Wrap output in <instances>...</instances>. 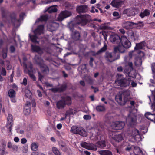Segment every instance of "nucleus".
Here are the masks:
<instances>
[{
	"label": "nucleus",
	"instance_id": "10",
	"mask_svg": "<svg viewBox=\"0 0 155 155\" xmlns=\"http://www.w3.org/2000/svg\"><path fill=\"white\" fill-rule=\"evenodd\" d=\"M120 43L126 49H128L131 46V42L127 39L125 36H122L121 37Z\"/></svg>",
	"mask_w": 155,
	"mask_h": 155
},
{
	"label": "nucleus",
	"instance_id": "61",
	"mask_svg": "<svg viewBox=\"0 0 155 155\" xmlns=\"http://www.w3.org/2000/svg\"><path fill=\"white\" fill-rule=\"evenodd\" d=\"M27 60V58L25 57H24L23 58V60L24 62L23 63V66L25 67V68H27V65L25 63V61H26Z\"/></svg>",
	"mask_w": 155,
	"mask_h": 155
},
{
	"label": "nucleus",
	"instance_id": "28",
	"mask_svg": "<svg viewBox=\"0 0 155 155\" xmlns=\"http://www.w3.org/2000/svg\"><path fill=\"white\" fill-rule=\"evenodd\" d=\"M98 152L101 155H113L111 151L107 150H100Z\"/></svg>",
	"mask_w": 155,
	"mask_h": 155
},
{
	"label": "nucleus",
	"instance_id": "9",
	"mask_svg": "<svg viewBox=\"0 0 155 155\" xmlns=\"http://www.w3.org/2000/svg\"><path fill=\"white\" fill-rule=\"evenodd\" d=\"M124 125L125 124L123 122L117 121L112 122L111 127L113 129L118 130L122 129Z\"/></svg>",
	"mask_w": 155,
	"mask_h": 155
},
{
	"label": "nucleus",
	"instance_id": "37",
	"mask_svg": "<svg viewBox=\"0 0 155 155\" xmlns=\"http://www.w3.org/2000/svg\"><path fill=\"white\" fill-rule=\"evenodd\" d=\"M150 14V12L148 10H145L143 12L140 14V16L142 18L145 16H148Z\"/></svg>",
	"mask_w": 155,
	"mask_h": 155
},
{
	"label": "nucleus",
	"instance_id": "56",
	"mask_svg": "<svg viewBox=\"0 0 155 155\" xmlns=\"http://www.w3.org/2000/svg\"><path fill=\"white\" fill-rule=\"evenodd\" d=\"M13 151H17L18 150V148L17 145H13L12 148Z\"/></svg>",
	"mask_w": 155,
	"mask_h": 155
},
{
	"label": "nucleus",
	"instance_id": "20",
	"mask_svg": "<svg viewBox=\"0 0 155 155\" xmlns=\"http://www.w3.org/2000/svg\"><path fill=\"white\" fill-rule=\"evenodd\" d=\"M126 48L121 45L118 46L114 47V51L116 53L118 51L120 53H124L125 51Z\"/></svg>",
	"mask_w": 155,
	"mask_h": 155
},
{
	"label": "nucleus",
	"instance_id": "64",
	"mask_svg": "<svg viewBox=\"0 0 155 155\" xmlns=\"http://www.w3.org/2000/svg\"><path fill=\"white\" fill-rule=\"evenodd\" d=\"M151 68L153 72L155 73V63H153L152 64Z\"/></svg>",
	"mask_w": 155,
	"mask_h": 155
},
{
	"label": "nucleus",
	"instance_id": "30",
	"mask_svg": "<svg viewBox=\"0 0 155 155\" xmlns=\"http://www.w3.org/2000/svg\"><path fill=\"white\" fill-rule=\"evenodd\" d=\"M107 45L105 43L104 46L100 50H99L96 53L94 54V56L99 55L101 54L102 53L104 52L107 49Z\"/></svg>",
	"mask_w": 155,
	"mask_h": 155
},
{
	"label": "nucleus",
	"instance_id": "19",
	"mask_svg": "<svg viewBox=\"0 0 155 155\" xmlns=\"http://www.w3.org/2000/svg\"><path fill=\"white\" fill-rule=\"evenodd\" d=\"M77 12L79 13L87 12L88 11L87 6L86 5H82L77 7Z\"/></svg>",
	"mask_w": 155,
	"mask_h": 155
},
{
	"label": "nucleus",
	"instance_id": "25",
	"mask_svg": "<svg viewBox=\"0 0 155 155\" xmlns=\"http://www.w3.org/2000/svg\"><path fill=\"white\" fill-rule=\"evenodd\" d=\"M41 72L44 74H47L49 72V69L48 67L46 65L43 64L40 66Z\"/></svg>",
	"mask_w": 155,
	"mask_h": 155
},
{
	"label": "nucleus",
	"instance_id": "2",
	"mask_svg": "<svg viewBox=\"0 0 155 155\" xmlns=\"http://www.w3.org/2000/svg\"><path fill=\"white\" fill-rule=\"evenodd\" d=\"M44 26L43 25L38 26L34 31L35 34L34 35L29 34V36L31 40L34 43H38L39 41H37L38 38L37 36L39 35L44 33Z\"/></svg>",
	"mask_w": 155,
	"mask_h": 155
},
{
	"label": "nucleus",
	"instance_id": "50",
	"mask_svg": "<svg viewBox=\"0 0 155 155\" xmlns=\"http://www.w3.org/2000/svg\"><path fill=\"white\" fill-rule=\"evenodd\" d=\"M7 50L3 49L2 51V55L3 58L5 59L7 57Z\"/></svg>",
	"mask_w": 155,
	"mask_h": 155
},
{
	"label": "nucleus",
	"instance_id": "26",
	"mask_svg": "<svg viewBox=\"0 0 155 155\" xmlns=\"http://www.w3.org/2000/svg\"><path fill=\"white\" fill-rule=\"evenodd\" d=\"M31 46L32 50L40 54L42 53V50L39 46L36 45H31Z\"/></svg>",
	"mask_w": 155,
	"mask_h": 155
},
{
	"label": "nucleus",
	"instance_id": "38",
	"mask_svg": "<svg viewBox=\"0 0 155 155\" xmlns=\"http://www.w3.org/2000/svg\"><path fill=\"white\" fill-rule=\"evenodd\" d=\"M8 95L11 98H13L15 95V91L12 89H10L8 91Z\"/></svg>",
	"mask_w": 155,
	"mask_h": 155
},
{
	"label": "nucleus",
	"instance_id": "8",
	"mask_svg": "<svg viewBox=\"0 0 155 155\" xmlns=\"http://www.w3.org/2000/svg\"><path fill=\"white\" fill-rule=\"evenodd\" d=\"M126 121L130 126L131 127L134 126L136 124V117L133 114L131 113L126 118Z\"/></svg>",
	"mask_w": 155,
	"mask_h": 155
},
{
	"label": "nucleus",
	"instance_id": "54",
	"mask_svg": "<svg viewBox=\"0 0 155 155\" xmlns=\"http://www.w3.org/2000/svg\"><path fill=\"white\" fill-rule=\"evenodd\" d=\"M87 82L88 83L91 84L93 82V81L92 79L90 77H87V79L86 80Z\"/></svg>",
	"mask_w": 155,
	"mask_h": 155
},
{
	"label": "nucleus",
	"instance_id": "33",
	"mask_svg": "<svg viewBox=\"0 0 155 155\" xmlns=\"http://www.w3.org/2000/svg\"><path fill=\"white\" fill-rule=\"evenodd\" d=\"M11 23L15 26V23L16 22H19V20L16 19V16L15 14H12L11 16Z\"/></svg>",
	"mask_w": 155,
	"mask_h": 155
},
{
	"label": "nucleus",
	"instance_id": "60",
	"mask_svg": "<svg viewBox=\"0 0 155 155\" xmlns=\"http://www.w3.org/2000/svg\"><path fill=\"white\" fill-rule=\"evenodd\" d=\"M50 90L53 92L55 93L57 92H59L58 87H56L52 88Z\"/></svg>",
	"mask_w": 155,
	"mask_h": 155
},
{
	"label": "nucleus",
	"instance_id": "31",
	"mask_svg": "<svg viewBox=\"0 0 155 155\" xmlns=\"http://www.w3.org/2000/svg\"><path fill=\"white\" fill-rule=\"evenodd\" d=\"M146 45L145 42L143 41L140 43L137 44L136 46L134 48L135 50L142 49L143 47Z\"/></svg>",
	"mask_w": 155,
	"mask_h": 155
},
{
	"label": "nucleus",
	"instance_id": "17",
	"mask_svg": "<svg viewBox=\"0 0 155 155\" xmlns=\"http://www.w3.org/2000/svg\"><path fill=\"white\" fill-rule=\"evenodd\" d=\"M137 24L129 21H124L122 24V26L126 29L132 28L134 25H137Z\"/></svg>",
	"mask_w": 155,
	"mask_h": 155
},
{
	"label": "nucleus",
	"instance_id": "62",
	"mask_svg": "<svg viewBox=\"0 0 155 155\" xmlns=\"http://www.w3.org/2000/svg\"><path fill=\"white\" fill-rule=\"evenodd\" d=\"M83 118L85 120H90L91 118V116L88 115H84Z\"/></svg>",
	"mask_w": 155,
	"mask_h": 155
},
{
	"label": "nucleus",
	"instance_id": "6",
	"mask_svg": "<svg viewBox=\"0 0 155 155\" xmlns=\"http://www.w3.org/2000/svg\"><path fill=\"white\" fill-rule=\"evenodd\" d=\"M70 131L74 134H78L80 135L86 137L87 135V133L85 129L82 127L73 126L70 130Z\"/></svg>",
	"mask_w": 155,
	"mask_h": 155
},
{
	"label": "nucleus",
	"instance_id": "23",
	"mask_svg": "<svg viewBox=\"0 0 155 155\" xmlns=\"http://www.w3.org/2000/svg\"><path fill=\"white\" fill-rule=\"evenodd\" d=\"M145 116L148 119L155 123V114H152L149 112H147L145 114Z\"/></svg>",
	"mask_w": 155,
	"mask_h": 155
},
{
	"label": "nucleus",
	"instance_id": "39",
	"mask_svg": "<svg viewBox=\"0 0 155 155\" xmlns=\"http://www.w3.org/2000/svg\"><path fill=\"white\" fill-rule=\"evenodd\" d=\"M48 18V17L46 15L42 16L36 21V22L39 21H46L47 20Z\"/></svg>",
	"mask_w": 155,
	"mask_h": 155
},
{
	"label": "nucleus",
	"instance_id": "55",
	"mask_svg": "<svg viewBox=\"0 0 155 155\" xmlns=\"http://www.w3.org/2000/svg\"><path fill=\"white\" fill-rule=\"evenodd\" d=\"M38 80L41 82H42V79L43 78L44 76L42 75L41 73L39 71L38 72Z\"/></svg>",
	"mask_w": 155,
	"mask_h": 155
},
{
	"label": "nucleus",
	"instance_id": "57",
	"mask_svg": "<svg viewBox=\"0 0 155 155\" xmlns=\"http://www.w3.org/2000/svg\"><path fill=\"white\" fill-rule=\"evenodd\" d=\"M15 47L13 45H11L10 47V52L12 53H14L15 51Z\"/></svg>",
	"mask_w": 155,
	"mask_h": 155
},
{
	"label": "nucleus",
	"instance_id": "15",
	"mask_svg": "<svg viewBox=\"0 0 155 155\" xmlns=\"http://www.w3.org/2000/svg\"><path fill=\"white\" fill-rule=\"evenodd\" d=\"M121 37L117 35H110V40L111 42L114 44H119L120 43Z\"/></svg>",
	"mask_w": 155,
	"mask_h": 155
},
{
	"label": "nucleus",
	"instance_id": "12",
	"mask_svg": "<svg viewBox=\"0 0 155 155\" xmlns=\"http://www.w3.org/2000/svg\"><path fill=\"white\" fill-rule=\"evenodd\" d=\"M116 84L121 87H126L129 85V83L126 79L124 78L117 79L115 81Z\"/></svg>",
	"mask_w": 155,
	"mask_h": 155
},
{
	"label": "nucleus",
	"instance_id": "59",
	"mask_svg": "<svg viewBox=\"0 0 155 155\" xmlns=\"http://www.w3.org/2000/svg\"><path fill=\"white\" fill-rule=\"evenodd\" d=\"M113 15L114 17H117V19H118L120 18L119 13L115 11L113 13Z\"/></svg>",
	"mask_w": 155,
	"mask_h": 155
},
{
	"label": "nucleus",
	"instance_id": "13",
	"mask_svg": "<svg viewBox=\"0 0 155 155\" xmlns=\"http://www.w3.org/2000/svg\"><path fill=\"white\" fill-rule=\"evenodd\" d=\"M71 13L70 12L67 11L61 12L58 17V20L60 21L63 20L64 18L70 16Z\"/></svg>",
	"mask_w": 155,
	"mask_h": 155
},
{
	"label": "nucleus",
	"instance_id": "48",
	"mask_svg": "<svg viewBox=\"0 0 155 155\" xmlns=\"http://www.w3.org/2000/svg\"><path fill=\"white\" fill-rule=\"evenodd\" d=\"M142 61L141 59L138 58L135 62V64L136 66H140L142 64Z\"/></svg>",
	"mask_w": 155,
	"mask_h": 155
},
{
	"label": "nucleus",
	"instance_id": "58",
	"mask_svg": "<svg viewBox=\"0 0 155 155\" xmlns=\"http://www.w3.org/2000/svg\"><path fill=\"white\" fill-rule=\"evenodd\" d=\"M1 73L2 74V75L3 76H5L6 75V71L5 69V68H2V70H1Z\"/></svg>",
	"mask_w": 155,
	"mask_h": 155
},
{
	"label": "nucleus",
	"instance_id": "7",
	"mask_svg": "<svg viewBox=\"0 0 155 155\" xmlns=\"http://www.w3.org/2000/svg\"><path fill=\"white\" fill-rule=\"evenodd\" d=\"M125 150L127 151L133 150L134 155H140L142 153V151L139 147L134 145H129Z\"/></svg>",
	"mask_w": 155,
	"mask_h": 155
},
{
	"label": "nucleus",
	"instance_id": "5",
	"mask_svg": "<svg viewBox=\"0 0 155 155\" xmlns=\"http://www.w3.org/2000/svg\"><path fill=\"white\" fill-rule=\"evenodd\" d=\"M68 26L71 32V38L75 41L79 40L80 38V34L78 31L74 29L72 24H69Z\"/></svg>",
	"mask_w": 155,
	"mask_h": 155
},
{
	"label": "nucleus",
	"instance_id": "1",
	"mask_svg": "<svg viewBox=\"0 0 155 155\" xmlns=\"http://www.w3.org/2000/svg\"><path fill=\"white\" fill-rule=\"evenodd\" d=\"M81 146L87 149L96 151L97 150V147L99 148H103L106 146L104 141H101L97 142L96 145L93 143H87L86 142H82L80 144Z\"/></svg>",
	"mask_w": 155,
	"mask_h": 155
},
{
	"label": "nucleus",
	"instance_id": "43",
	"mask_svg": "<svg viewBox=\"0 0 155 155\" xmlns=\"http://www.w3.org/2000/svg\"><path fill=\"white\" fill-rule=\"evenodd\" d=\"M112 117H111L110 114H106L104 117V119L105 121L107 122L110 120Z\"/></svg>",
	"mask_w": 155,
	"mask_h": 155
},
{
	"label": "nucleus",
	"instance_id": "3",
	"mask_svg": "<svg viewBox=\"0 0 155 155\" xmlns=\"http://www.w3.org/2000/svg\"><path fill=\"white\" fill-rule=\"evenodd\" d=\"M91 21V16L87 15H80L77 17V23L84 26Z\"/></svg>",
	"mask_w": 155,
	"mask_h": 155
},
{
	"label": "nucleus",
	"instance_id": "11",
	"mask_svg": "<svg viewBox=\"0 0 155 155\" xmlns=\"http://www.w3.org/2000/svg\"><path fill=\"white\" fill-rule=\"evenodd\" d=\"M123 96L121 94H117L115 97V100L118 104L121 105H123L125 104L127 101V100L126 99V97L123 99Z\"/></svg>",
	"mask_w": 155,
	"mask_h": 155
},
{
	"label": "nucleus",
	"instance_id": "45",
	"mask_svg": "<svg viewBox=\"0 0 155 155\" xmlns=\"http://www.w3.org/2000/svg\"><path fill=\"white\" fill-rule=\"evenodd\" d=\"M67 85L66 84H63L60 87H58L59 92H62L64 91L66 89Z\"/></svg>",
	"mask_w": 155,
	"mask_h": 155
},
{
	"label": "nucleus",
	"instance_id": "53",
	"mask_svg": "<svg viewBox=\"0 0 155 155\" xmlns=\"http://www.w3.org/2000/svg\"><path fill=\"white\" fill-rule=\"evenodd\" d=\"M60 0H49L48 1H46V2H43L42 1V3L44 4H48V3H50L51 2H58L60 1Z\"/></svg>",
	"mask_w": 155,
	"mask_h": 155
},
{
	"label": "nucleus",
	"instance_id": "27",
	"mask_svg": "<svg viewBox=\"0 0 155 155\" xmlns=\"http://www.w3.org/2000/svg\"><path fill=\"white\" fill-rule=\"evenodd\" d=\"M65 105V103L62 99L58 101L56 104L57 107L58 109L64 108Z\"/></svg>",
	"mask_w": 155,
	"mask_h": 155
},
{
	"label": "nucleus",
	"instance_id": "34",
	"mask_svg": "<svg viewBox=\"0 0 155 155\" xmlns=\"http://www.w3.org/2000/svg\"><path fill=\"white\" fill-rule=\"evenodd\" d=\"M57 5H53L50 7L48 9V12L51 13L53 12H56L57 11V9L55 7Z\"/></svg>",
	"mask_w": 155,
	"mask_h": 155
},
{
	"label": "nucleus",
	"instance_id": "35",
	"mask_svg": "<svg viewBox=\"0 0 155 155\" xmlns=\"http://www.w3.org/2000/svg\"><path fill=\"white\" fill-rule=\"evenodd\" d=\"M38 143L37 142H33L31 145V148L32 150L36 151L38 149Z\"/></svg>",
	"mask_w": 155,
	"mask_h": 155
},
{
	"label": "nucleus",
	"instance_id": "41",
	"mask_svg": "<svg viewBox=\"0 0 155 155\" xmlns=\"http://www.w3.org/2000/svg\"><path fill=\"white\" fill-rule=\"evenodd\" d=\"M121 94H122V95L123 96L124 98V97H126V99H127V101H129V99L127 98V97L129 96L130 95L129 91L128 90L125 91H124Z\"/></svg>",
	"mask_w": 155,
	"mask_h": 155
},
{
	"label": "nucleus",
	"instance_id": "40",
	"mask_svg": "<svg viewBox=\"0 0 155 155\" xmlns=\"http://www.w3.org/2000/svg\"><path fill=\"white\" fill-rule=\"evenodd\" d=\"M52 151L55 155H61L58 150L55 147H53L52 148Z\"/></svg>",
	"mask_w": 155,
	"mask_h": 155
},
{
	"label": "nucleus",
	"instance_id": "24",
	"mask_svg": "<svg viewBox=\"0 0 155 155\" xmlns=\"http://www.w3.org/2000/svg\"><path fill=\"white\" fill-rule=\"evenodd\" d=\"M123 1L121 0H113L111 4L113 7L118 8L120 6L123 4Z\"/></svg>",
	"mask_w": 155,
	"mask_h": 155
},
{
	"label": "nucleus",
	"instance_id": "14",
	"mask_svg": "<svg viewBox=\"0 0 155 155\" xmlns=\"http://www.w3.org/2000/svg\"><path fill=\"white\" fill-rule=\"evenodd\" d=\"M59 26L58 23L54 22H51L47 25V29L49 31H52L56 30Z\"/></svg>",
	"mask_w": 155,
	"mask_h": 155
},
{
	"label": "nucleus",
	"instance_id": "52",
	"mask_svg": "<svg viewBox=\"0 0 155 155\" xmlns=\"http://www.w3.org/2000/svg\"><path fill=\"white\" fill-rule=\"evenodd\" d=\"M28 74L29 75L30 77L32 78L34 81H35L36 80V78L34 75L30 71H28Z\"/></svg>",
	"mask_w": 155,
	"mask_h": 155
},
{
	"label": "nucleus",
	"instance_id": "47",
	"mask_svg": "<svg viewBox=\"0 0 155 155\" xmlns=\"http://www.w3.org/2000/svg\"><path fill=\"white\" fill-rule=\"evenodd\" d=\"M12 116L11 114H8L7 118L8 124H12Z\"/></svg>",
	"mask_w": 155,
	"mask_h": 155
},
{
	"label": "nucleus",
	"instance_id": "51",
	"mask_svg": "<svg viewBox=\"0 0 155 155\" xmlns=\"http://www.w3.org/2000/svg\"><path fill=\"white\" fill-rule=\"evenodd\" d=\"M8 153V152L5 151V147L0 149V155H4V154H7Z\"/></svg>",
	"mask_w": 155,
	"mask_h": 155
},
{
	"label": "nucleus",
	"instance_id": "16",
	"mask_svg": "<svg viewBox=\"0 0 155 155\" xmlns=\"http://www.w3.org/2000/svg\"><path fill=\"white\" fill-rule=\"evenodd\" d=\"M128 133L131 134V136L134 137L135 139L136 137H137V136H139V133L138 130L135 128L130 127L129 128L128 130Z\"/></svg>",
	"mask_w": 155,
	"mask_h": 155
},
{
	"label": "nucleus",
	"instance_id": "63",
	"mask_svg": "<svg viewBox=\"0 0 155 155\" xmlns=\"http://www.w3.org/2000/svg\"><path fill=\"white\" fill-rule=\"evenodd\" d=\"M27 83V79L26 78H24L23 80V82L21 83L22 84H23L25 86H26Z\"/></svg>",
	"mask_w": 155,
	"mask_h": 155
},
{
	"label": "nucleus",
	"instance_id": "42",
	"mask_svg": "<svg viewBox=\"0 0 155 155\" xmlns=\"http://www.w3.org/2000/svg\"><path fill=\"white\" fill-rule=\"evenodd\" d=\"M114 139L117 142H119L122 140V137L120 134L116 135Z\"/></svg>",
	"mask_w": 155,
	"mask_h": 155
},
{
	"label": "nucleus",
	"instance_id": "29",
	"mask_svg": "<svg viewBox=\"0 0 155 155\" xmlns=\"http://www.w3.org/2000/svg\"><path fill=\"white\" fill-rule=\"evenodd\" d=\"M34 60L36 63L38 64L40 66L41 65L43 64V61L40 57L36 55L34 58Z\"/></svg>",
	"mask_w": 155,
	"mask_h": 155
},
{
	"label": "nucleus",
	"instance_id": "32",
	"mask_svg": "<svg viewBox=\"0 0 155 155\" xmlns=\"http://www.w3.org/2000/svg\"><path fill=\"white\" fill-rule=\"evenodd\" d=\"M62 100L64 101L65 105H69L71 104L72 102L71 98L69 96H67L64 98Z\"/></svg>",
	"mask_w": 155,
	"mask_h": 155
},
{
	"label": "nucleus",
	"instance_id": "36",
	"mask_svg": "<svg viewBox=\"0 0 155 155\" xmlns=\"http://www.w3.org/2000/svg\"><path fill=\"white\" fill-rule=\"evenodd\" d=\"M96 110L98 112H104L105 110V107L102 105H98L96 107Z\"/></svg>",
	"mask_w": 155,
	"mask_h": 155
},
{
	"label": "nucleus",
	"instance_id": "44",
	"mask_svg": "<svg viewBox=\"0 0 155 155\" xmlns=\"http://www.w3.org/2000/svg\"><path fill=\"white\" fill-rule=\"evenodd\" d=\"M75 113V110H74L72 109H70L69 110L66 111L65 115L67 116L68 115L73 114Z\"/></svg>",
	"mask_w": 155,
	"mask_h": 155
},
{
	"label": "nucleus",
	"instance_id": "22",
	"mask_svg": "<svg viewBox=\"0 0 155 155\" xmlns=\"http://www.w3.org/2000/svg\"><path fill=\"white\" fill-rule=\"evenodd\" d=\"M129 34L130 38L134 41L137 39L139 37L138 33L136 31H130Z\"/></svg>",
	"mask_w": 155,
	"mask_h": 155
},
{
	"label": "nucleus",
	"instance_id": "21",
	"mask_svg": "<svg viewBox=\"0 0 155 155\" xmlns=\"http://www.w3.org/2000/svg\"><path fill=\"white\" fill-rule=\"evenodd\" d=\"M31 103L28 102L25 106L24 113L25 115H28L31 112Z\"/></svg>",
	"mask_w": 155,
	"mask_h": 155
},
{
	"label": "nucleus",
	"instance_id": "4",
	"mask_svg": "<svg viewBox=\"0 0 155 155\" xmlns=\"http://www.w3.org/2000/svg\"><path fill=\"white\" fill-rule=\"evenodd\" d=\"M104 58L106 60L110 62H113L120 58V54L116 53L114 51L113 53L106 52L104 55Z\"/></svg>",
	"mask_w": 155,
	"mask_h": 155
},
{
	"label": "nucleus",
	"instance_id": "49",
	"mask_svg": "<svg viewBox=\"0 0 155 155\" xmlns=\"http://www.w3.org/2000/svg\"><path fill=\"white\" fill-rule=\"evenodd\" d=\"M116 135L115 132L112 131H110L109 132V136L110 138L114 139Z\"/></svg>",
	"mask_w": 155,
	"mask_h": 155
},
{
	"label": "nucleus",
	"instance_id": "18",
	"mask_svg": "<svg viewBox=\"0 0 155 155\" xmlns=\"http://www.w3.org/2000/svg\"><path fill=\"white\" fill-rule=\"evenodd\" d=\"M123 12L124 14H127L128 16H134L135 14V9L133 8L125 9Z\"/></svg>",
	"mask_w": 155,
	"mask_h": 155
},
{
	"label": "nucleus",
	"instance_id": "46",
	"mask_svg": "<svg viewBox=\"0 0 155 155\" xmlns=\"http://www.w3.org/2000/svg\"><path fill=\"white\" fill-rule=\"evenodd\" d=\"M25 96L27 98H30L31 95V93L29 90H26L25 91Z\"/></svg>",
	"mask_w": 155,
	"mask_h": 155
}]
</instances>
